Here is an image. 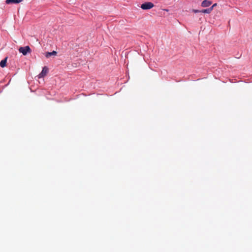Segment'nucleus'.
I'll return each mask as SVG.
<instances>
[{
    "mask_svg": "<svg viewBox=\"0 0 252 252\" xmlns=\"http://www.w3.org/2000/svg\"><path fill=\"white\" fill-rule=\"evenodd\" d=\"M20 53L23 54V55H26L28 53H31V50L29 46L25 47H21L19 49Z\"/></svg>",
    "mask_w": 252,
    "mask_h": 252,
    "instance_id": "1",
    "label": "nucleus"
},
{
    "mask_svg": "<svg viewBox=\"0 0 252 252\" xmlns=\"http://www.w3.org/2000/svg\"><path fill=\"white\" fill-rule=\"evenodd\" d=\"M154 6V4L151 2H145L141 5V8L144 10L150 9Z\"/></svg>",
    "mask_w": 252,
    "mask_h": 252,
    "instance_id": "2",
    "label": "nucleus"
},
{
    "mask_svg": "<svg viewBox=\"0 0 252 252\" xmlns=\"http://www.w3.org/2000/svg\"><path fill=\"white\" fill-rule=\"evenodd\" d=\"M48 72V68L45 66L41 71V72L38 75V78H42L45 76Z\"/></svg>",
    "mask_w": 252,
    "mask_h": 252,
    "instance_id": "3",
    "label": "nucleus"
},
{
    "mask_svg": "<svg viewBox=\"0 0 252 252\" xmlns=\"http://www.w3.org/2000/svg\"><path fill=\"white\" fill-rule=\"evenodd\" d=\"M212 4V2L211 1L208 0H204L201 3V6L203 7H206L209 6Z\"/></svg>",
    "mask_w": 252,
    "mask_h": 252,
    "instance_id": "4",
    "label": "nucleus"
},
{
    "mask_svg": "<svg viewBox=\"0 0 252 252\" xmlns=\"http://www.w3.org/2000/svg\"><path fill=\"white\" fill-rule=\"evenodd\" d=\"M23 0H6L5 2L6 4L19 3Z\"/></svg>",
    "mask_w": 252,
    "mask_h": 252,
    "instance_id": "5",
    "label": "nucleus"
},
{
    "mask_svg": "<svg viewBox=\"0 0 252 252\" xmlns=\"http://www.w3.org/2000/svg\"><path fill=\"white\" fill-rule=\"evenodd\" d=\"M57 52L53 51L52 52H47L46 53L45 56L47 58H49L52 55L56 56L57 55Z\"/></svg>",
    "mask_w": 252,
    "mask_h": 252,
    "instance_id": "6",
    "label": "nucleus"
},
{
    "mask_svg": "<svg viewBox=\"0 0 252 252\" xmlns=\"http://www.w3.org/2000/svg\"><path fill=\"white\" fill-rule=\"evenodd\" d=\"M212 11V7L201 10L200 12L204 13H210Z\"/></svg>",
    "mask_w": 252,
    "mask_h": 252,
    "instance_id": "7",
    "label": "nucleus"
},
{
    "mask_svg": "<svg viewBox=\"0 0 252 252\" xmlns=\"http://www.w3.org/2000/svg\"><path fill=\"white\" fill-rule=\"evenodd\" d=\"M6 60L7 58L1 61V62H0V65L1 67H4L6 66Z\"/></svg>",
    "mask_w": 252,
    "mask_h": 252,
    "instance_id": "8",
    "label": "nucleus"
},
{
    "mask_svg": "<svg viewBox=\"0 0 252 252\" xmlns=\"http://www.w3.org/2000/svg\"><path fill=\"white\" fill-rule=\"evenodd\" d=\"M193 11L194 13H198V12H200L201 10H196V9H193Z\"/></svg>",
    "mask_w": 252,
    "mask_h": 252,
    "instance_id": "9",
    "label": "nucleus"
},
{
    "mask_svg": "<svg viewBox=\"0 0 252 252\" xmlns=\"http://www.w3.org/2000/svg\"><path fill=\"white\" fill-rule=\"evenodd\" d=\"M217 5V3L214 4L211 7H212V10L213 9V8L215 7Z\"/></svg>",
    "mask_w": 252,
    "mask_h": 252,
    "instance_id": "10",
    "label": "nucleus"
}]
</instances>
